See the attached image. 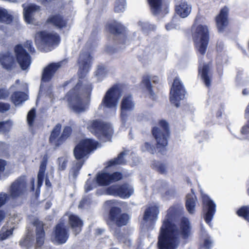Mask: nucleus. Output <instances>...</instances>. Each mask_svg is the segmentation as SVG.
I'll list each match as a JSON object with an SVG mask.
<instances>
[{
    "instance_id": "obj_22",
    "label": "nucleus",
    "mask_w": 249,
    "mask_h": 249,
    "mask_svg": "<svg viewBox=\"0 0 249 249\" xmlns=\"http://www.w3.org/2000/svg\"><path fill=\"white\" fill-rule=\"evenodd\" d=\"M33 225L36 227V244L41 247L44 244L45 238V224L36 218L34 220Z\"/></svg>"
},
{
    "instance_id": "obj_54",
    "label": "nucleus",
    "mask_w": 249,
    "mask_h": 249,
    "mask_svg": "<svg viewBox=\"0 0 249 249\" xmlns=\"http://www.w3.org/2000/svg\"><path fill=\"white\" fill-rule=\"evenodd\" d=\"M241 133L243 135L249 134V121H248V125H244L242 127Z\"/></svg>"
},
{
    "instance_id": "obj_16",
    "label": "nucleus",
    "mask_w": 249,
    "mask_h": 249,
    "mask_svg": "<svg viewBox=\"0 0 249 249\" xmlns=\"http://www.w3.org/2000/svg\"><path fill=\"white\" fill-rule=\"evenodd\" d=\"M92 56L89 52H83L79 55L77 63L80 71L79 78H83L89 72L91 67Z\"/></svg>"
},
{
    "instance_id": "obj_40",
    "label": "nucleus",
    "mask_w": 249,
    "mask_h": 249,
    "mask_svg": "<svg viewBox=\"0 0 249 249\" xmlns=\"http://www.w3.org/2000/svg\"><path fill=\"white\" fill-rule=\"evenodd\" d=\"M236 214L239 217H242L248 222H249V206H242L237 211Z\"/></svg>"
},
{
    "instance_id": "obj_11",
    "label": "nucleus",
    "mask_w": 249,
    "mask_h": 249,
    "mask_svg": "<svg viewBox=\"0 0 249 249\" xmlns=\"http://www.w3.org/2000/svg\"><path fill=\"white\" fill-rule=\"evenodd\" d=\"M69 231L64 222L60 221L53 228V241L58 245L65 244L69 237Z\"/></svg>"
},
{
    "instance_id": "obj_32",
    "label": "nucleus",
    "mask_w": 249,
    "mask_h": 249,
    "mask_svg": "<svg viewBox=\"0 0 249 249\" xmlns=\"http://www.w3.org/2000/svg\"><path fill=\"white\" fill-rule=\"evenodd\" d=\"M104 122L98 120L90 121L88 124L87 128L91 133L97 135L100 133V130Z\"/></svg>"
},
{
    "instance_id": "obj_30",
    "label": "nucleus",
    "mask_w": 249,
    "mask_h": 249,
    "mask_svg": "<svg viewBox=\"0 0 249 249\" xmlns=\"http://www.w3.org/2000/svg\"><path fill=\"white\" fill-rule=\"evenodd\" d=\"M0 63L3 68L11 70L14 64L13 57L9 53L0 54Z\"/></svg>"
},
{
    "instance_id": "obj_10",
    "label": "nucleus",
    "mask_w": 249,
    "mask_h": 249,
    "mask_svg": "<svg viewBox=\"0 0 249 249\" xmlns=\"http://www.w3.org/2000/svg\"><path fill=\"white\" fill-rule=\"evenodd\" d=\"M108 218L109 221L118 227H122L127 225L130 219L128 214L122 213L120 208L112 207L109 211Z\"/></svg>"
},
{
    "instance_id": "obj_3",
    "label": "nucleus",
    "mask_w": 249,
    "mask_h": 249,
    "mask_svg": "<svg viewBox=\"0 0 249 249\" xmlns=\"http://www.w3.org/2000/svg\"><path fill=\"white\" fill-rule=\"evenodd\" d=\"M151 133L156 141V148L158 152L162 155L165 154L170 134L169 123L165 120H159L158 126L153 127Z\"/></svg>"
},
{
    "instance_id": "obj_1",
    "label": "nucleus",
    "mask_w": 249,
    "mask_h": 249,
    "mask_svg": "<svg viewBox=\"0 0 249 249\" xmlns=\"http://www.w3.org/2000/svg\"><path fill=\"white\" fill-rule=\"evenodd\" d=\"M183 213V208L176 205L171 206L167 210L160 230L158 249H176L178 230L175 222Z\"/></svg>"
},
{
    "instance_id": "obj_19",
    "label": "nucleus",
    "mask_w": 249,
    "mask_h": 249,
    "mask_svg": "<svg viewBox=\"0 0 249 249\" xmlns=\"http://www.w3.org/2000/svg\"><path fill=\"white\" fill-rule=\"evenodd\" d=\"M160 213L159 206L157 204H154L148 206L143 213V220L145 222H149L154 223L158 219Z\"/></svg>"
},
{
    "instance_id": "obj_2",
    "label": "nucleus",
    "mask_w": 249,
    "mask_h": 249,
    "mask_svg": "<svg viewBox=\"0 0 249 249\" xmlns=\"http://www.w3.org/2000/svg\"><path fill=\"white\" fill-rule=\"evenodd\" d=\"M98 144L97 142L92 139L80 140L73 149L74 157L78 161L75 162L72 168L80 170L85 162L82 160L88 158L90 153L96 149Z\"/></svg>"
},
{
    "instance_id": "obj_63",
    "label": "nucleus",
    "mask_w": 249,
    "mask_h": 249,
    "mask_svg": "<svg viewBox=\"0 0 249 249\" xmlns=\"http://www.w3.org/2000/svg\"><path fill=\"white\" fill-rule=\"evenodd\" d=\"M221 112L220 111L219 112V113H218V115H217V116L218 117H220L221 116Z\"/></svg>"
},
{
    "instance_id": "obj_49",
    "label": "nucleus",
    "mask_w": 249,
    "mask_h": 249,
    "mask_svg": "<svg viewBox=\"0 0 249 249\" xmlns=\"http://www.w3.org/2000/svg\"><path fill=\"white\" fill-rule=\"evenodd\" d=\"M13 230L12 229L7 230L6 231L0 232V241H3L8 238L13 234Z\"/></svg>"
},
{
    "instance_id": "obj_58",
    "label": "nucleus",
    "mask_w": 249,
    "mask_h": 249,
    "mask_svg": "<svg viewBox=\"0 0 249 249\" xmlns=\"http://www.w3.org/2000/svg\"><path fill=\"white\" fill-rule=\"evenodd\" d=\"M104 71V68L102 66L98 67L97 72L98 74H101Z\"/></svg>"
},
{
    "instance_id": "obj_28",
    "label": "nucleus",
    "mask_w": 249,
    "mask_h": 249,
    "mask_svg": "<svg viewBox=\"0 0 249 249\" xmlns=\"http://www.w3.org/2000/svg\"><path fill=\"white\" fill-rule=\"evenodd\" d=\"M40 9V6L35 4H31L24 9V18L27 23H30L33 21V14Z\"/></svg>"
},
{
    "instance_id": "obj_55",
    "label": "nucleus",
    "mask_w": 249,
    "mask_h": 249,
    "mask_svg": "<svg viewBox=\"0 0 249 249\" xmlns=\"http://www.w3.org/2000/svg\"><path fill=\"white\" fill-rule=\"evenodd\" d=\"M6 216V213L4 210H0V223L5 218Z\"/></svg>"
},
{
    "instance_id": "obj_56",
    "label": "nucleus",
    "mask_w": 249,
    "mask_h": 249,
    "mask_svg": "<svg viewBox=\"0 0 249 249\" xmlns=\"http://www.w3.org/2000/svg\"><path fill=\"white\" fill-rule=\"evenodd\" d=\"M72 171L73 178H76L79 174L80 170L72 168Z\"/></svg>"
},
{
    "instance_id": "obj_33",
    "label": "nucleus",
    "mask_w": 249,
    "mask_h": 249,
    "mask_svg": "<svg viewBox=\"0 0 249 249\" xmlns=\"http://www.w3.org/2000/svg\"><path fill=\"white\" fill-rule=\"evenodd\" d=\"M126 155L125 151H122L120 153L117 157L114 158L107 161V166L111 167L117 165H124L126 163V160L124 156Z\"/></svg>"
},
{
    "instance_id": "obj_14",
    "label": "nucleus",
    "mask_w": 249,
    "mask_h": 249,
    "mask_svg": "<svg viewBox=\"0 0 249 249\" xmlns=\"http://www.w3.org/2000/svg\"><path fill=\"white\" fill-rule=\"evenodd\" d=\"M109 194L114 196L126 199L129 198L134 193L133 188L128 183H124L108 189Z\"/></svg>"
},
{
    "instance_id": "obj_46",
    "label": "nucleus",
    "mask_w": 249,
    "mask_h": 249,
    "mask_svg": "<svg viewBox=\"0 0 249 249\" xmlns=\"http://www.w3.org/2000/svg\"><path fill=\"white\" fill-rule=\"evenodd\" d=\"M45 172L43 171H38V174H37V188H36V193H37V191L39 192L40 191V188L41 186L42 185L44 178V176H45Z\"/></svg>"
},
{
    "instance_id": "obj_24",
    "label": "nucleus",
    "mask_w": 249,
    "mask_h": 249,
    "mask_svg": "<svg viewBox=\"0 0 249 249\" xmlns=\"http://www.w3.org/2000/svg\"><path fill=\"white\" fill-rule=\"evenodd\" d=\"M46 22L47 24L61 29L67 27L68 19L65 18L63 15L60 14H56L50 16L46 20Z\"/></svg>"
},
{
    "instance_id": "obj_51",
    "label": "nucleus",
    "mask_w": 249,
    "mask_h": 249,
    "mask_svg": "<svg viewBox=\"0 0 249 249\" xmlns=\"http://www.w3.org/2000/svg\"><path fill=\"white\" fill-rule=\"evenodd\" d=\"M10 109V105L7 103L0 102V112L4 113Z\"/></svg>"
},
{
    "instance_id": "obj_21",
    "label": "nucleus",
    "mask_w": 249,
    "mask_h": 249,
    "mask_svg": "<svg viewBox=\"0 0 249 249\" xmlns=\"http://www.w3.org/2000/svg\"><path fill=\"white\" fill-rule=\"evenodd\" d=\"M175 11L180 18H186L192 11V5L186 0H180L175 5Z\"/></svg>"
},
{
    "instance_id": "obj_60",
    "label": "nucleus",
    "mask_w": 249,
    "mask_h": 249,
    "mask_svg": "<svg viewBox=\"0 0 249 249\" xmlns=\"http://www.w3.org/2000/svg\"><path fill=\"white\" fill-rule=\"evenodd\" d=\"M174 25L172 23H168L166 25L165 28L167 30H170L173 28Z\"/></svg>"
},
{
    "instance_id": "obj_27",
    "label": "nucleus",
    "mask_w": 249,
    "mask_h": 249,
    "mask_svg": "<svg viewBox=\"0 0 249 249\" xmlns=\"http://www.w3.org/2000/svg\"><path fill=\"white\" fill-rule=\"evenodd\" d=\"M210 70V66L209 64H204L202 67H199L198 70L199 74H200L202 79L207 87H209L211 84V79L209 76Z\"/></svg>"
},
{
    "instance_id": "obj_15",
    "label": "nucleus",
    "mask_w": 249,
    "mask_h": 249,
    "mask_svg": "<svg viewBox=\"0 0 249 249\" xmlns=\"http://www.w3.org/2000/svg\"><path fill=\"white\" fill-rule=\"evenodd\" d=\"M229 16V9L225 6L220 9L218 14L215 17V24L219 33H223L228 28L230 23Z\"/></svg>"
},
{
    "instance_id": "obj_37",
    "label": "nucleus",
    "mask_w": 249,
    "mask_h": 249,
    "mask_svg": "<svg viewBox=\"0 0 249 249\" xmlns=\"http://www.w3.org/2000/svg\"><path fill=\"white\" fill-rule=\"evenodd\" d=\"M13 17L5 9L0 8V22L9 24L12 22Z\"/></svg>"
},
{
    "instance_id": "obj_4",
    "label": "nucleus",
    "mask_w": 249,
    "mask_h": 249,
    "mask_svg": "<svg viewBox=\"0 0 249 249\" xmlns=\"http://www.w3.org/2000/svg\"><path fill=\"white\" fill-rule=\"evenodd\" d=\"M27 182L25 175L18 177L12 183L9 188V194L0 192V208H1L10 198L15 199L23 196L26 190Z\"/></svg>"
},
{
    "instance_id": "obj_26",
    "label": "nucleus",
    "mask_w": 249,
    "mask_h": 249,
    "mask_svg": "<svg viewBox=\"0 0 249 249\" xmlns=\"http://www.w3.org/2000/svg\"><path fill=\"white\" fill-rule=\"evenodd\" d=\"M107 28L109 32L114 35H122L126 37V28L124 25L115 20L108 23Z\"/></svg>"
},
{
    "instance_id": "obj_35",
    "label": "nucleus",
    "mask_w": 249,
    "mask_h": 249,
    "mask_svg": "<svg viewBox=\"0 0 249 249\" xmlns=\"http://www.w3.org/2000/svg\"><path fill=\"white\" fill-rule=\"evenodd\" d=\"M112 133V129L110 126L109 124L104 123L101 129L100 130V133H98L97 136L109 139L111 137Z\"/></svg>"
},
{
    "instance_id": "obj_5",
    "label": "nucleus",
    "mask_w": 249,
    "mask_h": 249,
    "mask_svg": "<svg viewBox=\"0 0 249 249\" xmlns=\"http://www.w3.org/2000/svg\"><path fill=\"white\" fill-rule=\"evenodd\" d=\"M194 45L196 51L204 55L207 51L210 35L208 27L206 25H197L192 34Z\"/></svg>"
},
{
    "instance_id": "obj_48",
    "label": "nucleus",
    "mask_w": 249,
    "mask_h": 249,
    "mask_svg": "<svg viewBox=\"0 0 249 249\" xmlns=\"http://www.w3.org/2000/svg\"><path fill=\"white\" fill-rule=\"evenodd\" d=\"M142 150L147 151L151 154H154L156 152L155 147L148 142H145L142 146Z\"/></svg>"
},
{
    "instance_id": "obj_25",
    "label": "nucleus",
    "mask_w": 249,
    "mask_h": 249,
    "mask_svg": "<svg viewBox=\"0 0 249 249\" xmlns=\"http://www.w3.org/2000/svg\"><path fill=\"white\" fill-rule=\"evenodd\" d=\"M68 224L76 235L81 232L84 225L83 220L78 215L72 213L69 215Z\"/></svg>"
},
{
    "instance_id": "obj_13",
    "label": "nucleus",
    "mask_w": 249,
    "mask_h": 249,
    "mask_svg": "<svg viewBox=\"0 0 249 249\" xmlns=\"http://www.w3.org/2000/svg\"><path fill=\"white\" fill-rule=\"evenodd\" d=\"M202 210L204 219L207 224H210L216 212V205L207 195L202 198Z\"/></svg>"
},
{
    "instance_id": "obj_8",
    "label": "nucleus",
    "mask_w": 249,
    "mask_h": 249,
    "mask_svg": "<svg viewBox=\"0 0 249 249\" xmlns=\"http://www.w3.org/2000/svg\"><path fill=\"white\" fill-rule=\"evenodd\" d=\"M61 129V124L59 123L56 124L53 129L49 137V143L55 148L62 144L71 133V129L69 126L65 127L60 135Z\"/></svg>"
},
{
    "instance_id": "obj_41",
    "label": "nucleus",
    "mask_w": 249,
    "mask_h": 249,
    "mask_svg": "<svg viewBox=\"0 0 249 249\" xmlns=\"http://www.w3.org/2000/svg\"><path fill=\"white\" fill-rule=\"evenodd\" d=\"M36 117V109L33 108L28 112L27 116V123L30 127L33 126Z\"/></svg>"
},
{
    "instance_id": "obj_47",
    "label": "nucleus",
    "mask_w": 249,
    "mask_h": 249,
    "mask_svg": "<svg viewBox=\"0 0 249 249\" xmlns=\"http://www.w3.org/2000/svg\"><path fill=\"white\" fill-rule=\"evenodd\" d=\"M58 170L59 171H64L66 169L68 163V160L64 157L58 158Z\"/></svg>"
},
{
    "instance_id": "obj_61",
    "label": "nucleus",
    "mask_w": 249,
    "mask_h": 249,
    "mask_svg": "<svg viewBox=\"0 0 249 249\" xmlns=\"http://www.w3.org/2000/svg\"><path fill=\"white\" fill-rule=\"evenodd\" d=\"M248 93H249V91H248V89H244L243 90V91H242V94H243V95H247V94H248Z\"/></svg>"
},
{
    "instance_id": "obj_6",
    "label": "nucleus",
    "mask_w": 249,
    "mask_h": 249,
    "mask_svg": "<svg viewBox=\"0 0 249 249\" xmlns=\"http://www.w3.org/2000/svg\"><path fill=\"white\" fill-rule=\"evenodd\" d=\"M82 85V81L79 80L76 85L66 95L70 107L74 112L78 113L84 112L86 110L81 97L80 91Z\"/></svg>"
},
{
    "instance_id": "obj_20",
    "label": "nucleus",
    "mask_w": 249,
    "mask_h": 249,
    "mask_svg": "<svg viewBox=\"0 0 249 249\" xmlns=\"http://www.w3.org/2000/svg\"><path fill=\"white\" fill-rule=\"evenodd\" d=\"M62 61L57 63H51L46 66L43 70L41 81L42 82H48L51 80L56 71L61 67Z\"/></svg>"
},
{
    "instance_id": "obj_7",
    "label": "nucleus",
    "mask_w": 249,
    "mask_h": 249,
    "mask_svg": "<svg viewBox=\"0 0 249 249\" xmlns=\"http://www.w3.org/2000/svg\"><path fill=\"white\" fill-rule=\"evenodd\" d=\"M123 90V86L115 84L106 92L102 104L106 107L111 108L116 107Z\"/></svg>"
},
{
    "instance_id": "obj_9",
    "label": "nucleus",
    "mask_w": 249,
    "mask_h": 249,
    "mask_svg": "<svg viewBox=\"0 0 249 249\" xmlns=\"http://www.w3.org/2000/svg\"><path fill=\"white\" fill-rule=\"evenodd\" d=\"M185 94V89L182 83L178 77H176L170 91V102L176 107H178L180 101L184 99Z\"/></svg>"
},
{
    "instance_id": "obj_18",
    "label": "nucleus",
    "mask_w": 249,
    "mask_h": 249,
    "mask_svg": "<svg viewBox=\"0 0 249 249\" xmlns=\"http://www.w3.org/2000/svg\"><path fill=\"white\" fill-rule=\"evenodd\" d=\"M37 35L41 42L48 46L57 45L60 42V36L57 33L53 34L42 31L38 32Z\"/></svg>"
},
{
    "instance_id": "obj_39",
    "label": "nucleus",
    "mask_w": 249,
    "mask_h": 249,
    "mask_svg": "<svg viewBox=\"0 0 249 249\" xmlns=\"http://www.w3.org/2000/svg\"><path fill=\"white\" fill-rule=\"evenodd\" d=\"M13 122L10 120L0 122V132L4 134H8L11 130Z\"/></svg>"
},
{
    "instance_id": "obj_23",
    "label": "nucleus",
    "mask_w": 249,
    "mask_h": 249,
    "mask_svg": "<svg viewBox=\"0 0 249 249\" xmlns=\"http://www.w3.org/2000/svg\"><path fill=\"white\" fill-rule=\"evenodd\" d=\"M179 233L183 239H188L192 234V226L188 218L182 216L179 223Z\"/></svg>"
},
{
    "instance_id": "obj_38",
    "label": "nucleus",
    "mask_w": 249,
    "mask_h": 249,
    "mask_svg": "<svg viewBox=\"0 0 249 249\" xmlns=\"http://www.w3.org/2000/svg\"><path fill=\"white\" fill-rule=\"evenodd\" d=\"M142 84L144 85V86L146 88L147 90L148 91L149 93L150 94V97L153 100L156 99V95L155 93L154 92L152 89V86L151 83L150 78L148 76H144L142 81Z\"/></svg>"
},
{
    "instance_id": "obj_42",
    "label": "nucleus",
    "mask_w": 249,
    "mask_h": 249,
    "mask_svg": "<svg viewBox=\"0 0 249 249\" xmlns=\"http://www.w3.org/2000/svg\"><path fill=\"white\" fill-rule=\"evenodd\" d=\"M126 2L125 0H116L114 6L115 13H122L124 11Z\"/></svg>"
},
{
    "instance_id": "obj_43",
    "label": "nucleus",
    "mask_w": 249,
    "mask_h": 249,
    "mask_svg": "<svg viewBox=\"0 0 249 249\" xmlns=\"http://www.w3.org/2000/svg\"><path fill=\"white\" fill-rule=\"evenodd\" d=\"M123 178V175L120 172H114L111 174L109 173L110 184L118 181Z\"/></svg>"
},
{
    "instance_id": "obj_59",
    "label": "nucleus",
    "mask_w": 249,
    "mask_h": 249,
    "mask_svg": "<svg viewBox=\"0 0 249 249\" xmlns=\"http://www.w3.org/2000/svg\"><path fill=\"white\" fill-rule=\"evenodd\" d=\"M45 184L48 187H51L52 186V184L48 177H46L45 178Z\"/></svg>"
},
{
    "instance_id": "obj_64",
    "label": "nucleus",
    "mask_w": 249,
    "mask_h": 249,
    "mask_svg": "<svg viewBox=\"0 0 249 249\" xmlns=\"http://www.w3.org/2000/svg\"><path fill=\"white\" fill-rule=\"evenodd\" d=\"M247 194L249 196V188L247 189Z\"/></svg>"
},
{
    "instance_id": "obj_52",
    "label": "nucleus",
    "mask_w": 249,
    "mask_h": 249,
    "mask_svg": "<svg viewBox=\"0 0 249 249\" xmlns=\"http://www.w3.org/2000/svg\"><path fill=\"white\" fill-rule=\"evenodd\" d=\"M24 47L27 48L28 51L31 53L35 52V50L33 46V42L31 40H27L24 44Z\"/></svg>"
},
{
    "instance_id": "obj_29",
    "label": "nucleus",
    "mask_w": 249,
    "mask_h": 249,
    "mask_svg": "<svg viewBox=\"0 0 249 249\" xmlns=\"http://www.w3.org/2000/svg\"><path fill=\"white\" fill-rule=\"evenodd\" d=\"M186 198V209L190 214H194L196 211V197L193 195L188 194L187 195Z\"/></svg>"
},
{
    "instance_id": "obj_36",
    "label": "nucleus",
    "mask_w": 249,
    "mask_h": 249,
    "mask_svg": "<svg viewBox=\"0 0 249 249\" xmlns=\"http://www.w3.org/2000/svg\"><path fill=\"white\" fill-rule=\"evenodd\" d=\"M26 94L21 91H15L11 96V101L16 105H19L26 100Z\"/></svg>"
},
{
    "instance_id": "obj_44",
    "label": "nucleus",
    "mask_w": 249,
    "mask_h": 249,
    "mask_svg": "<svg viewBox=\"0 0 249 249\" xmlns=\"http://www.w3.org/2000/svg\"><path fill=\"white\" fill-rule=\"evenodd\" d=\"M153 166L160 174H164L166 173V166L165 164L159 161H155L153 163Z\"/></svg>"
},
{
    "instance_id": "obj_62",
    "label": "nucleus",
    "mask_w": 249,
    "mask_h": 249,
    "mask_svg": "<svg viewBox=\"0 0 249 249\" xmlns=\"http://www.w3.org/2000/svg\"><path fill=\"white\" fill-rule=\"evenodd\" d=\"M92 187L90 185H89V186H88L86 188V191L87 192H89V191L91 190H92Z\"/></svg>"
},
{
    "instance_id": "obj_45",
    "label": "nucleus",
    "mask_w": 249,
    "mask_h": 249,
    "mask_svg": "<svg viewBox=\"0 0 249 249\" xmlns=\"http://www.w3.org/2000/svg\"><path fill=\"white\" fill-rule=\"evenodd\" d=\"M10 92L6 88H0V100H6L10 97Z\"/></svg>"
},
{
    "instance_id": "obj_53",
    "label": "nucleus",
    "mask_w": 249,
    "mask_h": 249,
    "mask_svg": "<svg viewBox=\"0 0 249 249\" xmlns=\"http://www.w3.org/2000/svg\"><path fill=\"white\" fill-rule=\"evenodd\" d=\"M6 164V160L0 159V174L4 171Z\"/></svg>"
},
{
    "instance_id": "obj_12",
    "label": "nucleus",
    "mask_w": 249,
    "mask_h": 249,
    "mask_svg": "<svg viewBox=\"0 0 249 249\" xmlns=\"http://www.w3.org/2000/svg\"><path fill=\"white\" fill-rule=\"evenodd\" d=\"M14 52L17 61L22 70H26L31 63V57L29 53L20 44L15 46Z\"/></svg>"
},
{
    "instance_id": "obj_17",
    "label": "nucleus",
    "mask_w": 249,
    "mask_h": 249,
    "mask_svg": "<svg viewBox=\"0 0 249 249\" xmlns=\"http://www.w3.org/2000/svg\"><path fill=\"white\" fill-rule=\"evenodd\" d=\"M135 104L133 101L132 95L130 94L124 95L121 103L120 117L123 123H125L127 120V112L133 110Z\"/></svg>"
},
{
    "instance_id": "obj_50",
    "label": "nucleus",
    "mask_w": 249,
    "mask_h": 249,
    "mask_svg": "<svg viewBox=\"0 0 249 249\" xmlns=\"http://www.w3.org/2000/svg\"><path fill=\"white\" fill-rule=\"evenodd\" d=\"M48 155L45 154L44 155L42 160L41 162V164L40 165L39 167V170L40 171H43L45 172L46 169V166L48 161Z\"/></svg>"
},
{
    "instance_id": "obj_57",
    "label": "nucleus",
    "mask_w": 249,
    "mask_h": 249,
    "mask_svg": "<svg viewBox=\"0 0 249 249\" xmlns=\"http://www.w3.org/2000/svg\"><path fill=\"white\" fill-rule=\"evenodd\" d=\"M211 242L208 239H205L204 242V245L206 248H209L211 246Z\"/></svg>"
},
{
    "instance_id": "obj_34",
    "label": "nucleus",
    "mask_w": 249,
    "mask_h": 249,
    "mask_svg": "<svg viewBox=\"0 0 249 249\" xmlns=\"http://www.w3.org/2000/svg\"><path fill=\"white\" fill-rule=\"evenodd\" d=\"M96 182L100 186H108L110 185L109 173L101 172L98 173L96 178Z\"/></svg>"
},
{
    "instance_id": "obj_31",
    "label": "nucleus",
    "mask_w": 249,
    "mask_h": 249,
    "mask_svg": "<svg viewBox=\"0 0 249 249\" xmlns=\"http://www.w3.org/2000/svg\"><path fill=\"white\" fill-rule=\"evenodd\" d=\"M151 13L157 15L159 14L162 8V0H147Z\"/></svg>"
}]
</instances>
